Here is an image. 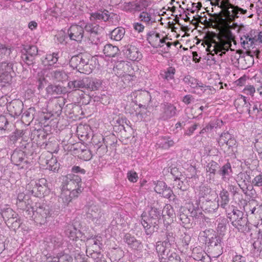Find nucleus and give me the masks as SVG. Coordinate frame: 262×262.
<instances>
[{"label":"nucleus","instance_id":"f257e3e1","mask_svg":"<svg viewBox=\"0 0 262 262\" xmlns=\"http://www.w3.org/2000/svg\"><path fill=\"white\" fill-rule=\"evenodd\" d=\"M162 214L163 211L161 209L155 207H150L148 215H147L145 212L142 214L141 222L146 235L148 236L147 239L150 238L154 232L159 229V224Z\"/></svg>","mask_w":262,"mask_h":262},{"label":"nucleus","instance_id":"f03ea898","mask_svg":"<svg viewBox=\"0 0 262 262\" xmlns=\"http://www.w3.org/2000/svg\"><path fill=\"white\" fill-rule=\"evenodd\" d=\"M219 7L222 10L219 13H214L213 15L221 16V21L228 20L229 23L234 22L238 18V14H245L247 12V10L231 4L229 0H222Z\"/></svg>","mask_w":262,"mask_h":262},{"label":"nucleus","instance_id":"7ed1b4c3","mask_svg":"<svg viewBox=\"0 0 262 262\" xmlns=\"http://www.w3.org/2000/svg\"><path fill=\"white\" fill-rule=\"evenodd\" d=\"M90 55L81 53L73 56L70 60V66L81 73L89 74L94 69L93 65L90 63Z\"/></svg>","mask_w":262,"mask_h":262},{"label":"nucleus","instance_id":"20e7f679","mask_svg":"<svg viewBox=\"0 0 262 262\" xmlns=\"http://www.w3.org/2000/svg\"><path fill=\"white\" fill-rule=\"evenodd\" d=\"M13 66V63L11 61L6 60L0 62V89L6 88L7 91L10 90Z\"/></svg>","mask_w":262,"mask_h":262},{"label":"nucleus","instance_id":"39448f33","mask_svg":"<svg viewBox=\"0 0 262 262\" xmlns=\"http://www.w3.org/2000/svg\"><path fill=\"white\" fill-rule=\"evenodd\" d=\"M12 163L17 167L18 170L30 169L31 163L26 153L21 150H15L11 156Z\"/></svg>","mask_w":262,"mask_h":262},{"label":"nucleus","instance_id":"423d86ee","mask_svg":"<svg viewBox=\"0 0 262 262\" xmlns=\"http://www.w3.org/2000/svg\"><path fill=\"white\" fill-rule=\"evenodd\" d=\"M206 242L211 250L214 253V257H218L223 253V238L220 235L213 234L211 237L206 236Z\"/></svg>","mask_w":262,"mask_h":262},{"label":"nucleus","instance_id":"0eeeda50","mask_svg":"<svg viewBox=\"0 0 262 262\" xmlns=\"http://www.w3.org/2000/svg\"><path fill=\"white\" fill-rule=\"evenodd\" d=\"M51 210L48 206L39 205L36 206L34 221L36 224L40 225H46L50 221L51 217Z\"/></svg>","mask_w":262,"mask_h":262},{"label":"nucleus","instance_id":"6e6552de","mask_svg":"<svg viewBox=\"0 0 262 262\" xmlns=\"http://www.w3.org/2000/svg\"><path fill=\"white\" fill-rule=\"evenodd\" d=\"M86 217L97 225H100L105 221L103 212L96 205H91L86 208Z\"/></svg>","mask_w":262,"mask_h":262},{"label":"nucleus","instance_id":"1a4fd4ad","mask_svg":"<svg viewBox=\"0 0 262 262\" xmlns=\"http://www.w3.org/2000/svg\"><path fill=\"white\" fill-rule=\"evenodd\" d=\"M251 178L250 176V171H246L240 172L236 176V181L238 185L242 189V192L246 195H248V191L252 188L250 184L251 183Z\"/></svg>","mask_w":262,"mask_h":262},{"label":"nucleus","instance_id":"9d476101","mask_svg":"<svg viewBox=\"0 0 262 262\" xmlns=\"http://www.w3.org/2000/svg\"><path fill=\"white\" fill-rule=\"evenodd\" d=\"M92 148L100 155H104L107 151L108 142L101 134L94 135L91 140Z\"/></svg>","mask_w":262,"mask_h":262},{"label":"nucleus","instance_id":"9b49d317","mask_svg":"<svg viewBox=\"0 0 262 262\" xmlns=\"http://www.w3.org/2000/svg\"><path fill=\"white\" fill-rule=\"evenodd\" d=\"M82 184L81 179L79 176L70 174L67 177V184L64 187H66L68 190H78L79 193H80L83 190V187L81 186Z\"/></svg>","mask_w":262,"mask_h":262},{"label":"nucleus","instance_id":"f8f14e48","mask_svg":"<svg viewBox=\"0 0 262 262\" xmlns=\"http://www.w3.org/2000/svg\"><path fill=\"white\" fill-rule=\"evenodd\" d=\"M159 256L161 261L165 262L166 260L169 261L176 260L180 261L181 258L179 254L174 251V249L171 246L163 247V250L159 252Z\"/></svg>","mask_w":262,"mask_h":262},{"label":"nucleus","instance_id":"ddd939ff","mask_svg":"<svg viewBox=\"0 0 262 262\" xmlns=\"http://www.w3.org/2000/svg\"><path fill=\"white\" fill-rule=\"evenodd\" d=\"M46 180L44 179H41L36 181L32 182L29 185V188L31 186H32V189L30 190L32 194L36 197H41L43 195L44 192L47 190V187L45 185Z\"/></svg>","mask_w":262,"mask_h":262},{"label":"nucleus","instance_id":"4468645a","mask_svg":"<svg viewBox=\"0 0 262 262\" xmlns=\"http://www.w3.org/2000/svg\"><path fill=\"white\" fill-rule=\"evenodd\" d=\"M162 112L160 118L164 121L172 118L176 114L177 108L173 104L164 102L161 104Z\"/></svg>","mask_w":262,"mask_h":262},{"label":"nucleus","instance_id":"2eb2a0df","mask_svg":"<svg viewBox=\"0 0 262 262\" xmlns=\"http://www.w3.org/2000/svg\"><path fill=\"white\" fill-rule=\"evenodd\" d=\"M123 241L127 245L128 247L134 252H141L143 249L142 242L129 233L125 234Z\"/></svg>","mask_w":262,"mask_h":262},{"label":"nucleus","instance_id":"dca6fc26","mask_svg":"<svg viewBox=\"0 0 262 262\" xmlns=\"http://www.w3.org/2000/svg\"><path fill=\"white\" fill-rule=\"evenodd\" d=\"M68 33L71 40L81 42L84 36V29L80 26L72 25L68 30Z\"/></svg>","mask_w":262,"mask_h":262},{"label":"nucleus","instance_id":"f3484780","mask_svg":"<svg viewBox=\"0 0 262 262\" xmlns=\"http://www.w3.org/2000/svg\"><path fill=\"white\" fill-rule=\"evenodd\" d=\"M125 57L132 61H138L141 59L142 54L139 49L134 46L127 45L122 50Z\"/></svg>","mask_w":262,"mask_h":262},{"label":"nucleus","instance_id":"a211bd4d","mask_svg":"<svg viewBox=\"0 0 262 262\" xmlns=\"http://www.w3.org/2000/svg\"><path fill=\"white\" fill-rule=\"evenodd\" d=\"M76 224H69L66 227L65 233L69 238L72 240L79 239V238H83L84 234L80 231L79 226Z\"/></svg>","mask_w":262,"mask_h":262},{"label":"nucleus","instance_id":"6ab92c4d","mask_svg":"<svg viewBox=\"0 0 262 262\" xmlns=\"http://www.w3.org/2000/svg\"><path fill=\"white\" fill-rule=\"evenodd\" d=\"M162 247L171 246L176 243V235L172 229H166L160 234Z\"/></svg>","mask_w":262,"mask_h":262},{"label":"nucleus","instance_id":"aec40b11","mask_svg":"<svg viewBox=\"0 0 262 262\" xmlns=\"http://www.w3.org/2000/svg\"><path fill=\"white\" fill-rule=\"evenodd\" d=\"M101 237L100 236H96L94 237L91 236L90 237H86L84 235L83 238L81 239V241L83 243L85 242V245L88 248V249H92L91 250L95 249L97 251L100 249L101 246L102 244L101 242ZM90 250H89L90 251Z\"/></svg>","mask_w":262,"mask_h":262},{"label":"nucleus","instance_id":"412c9836","mask_svg":"<svg viewBox=\"0 0 262 262\" xmlns=\"http://www.w3.org/2000/svg\"><path fill=\"white\" fill-rule=\"evenodd\" d=\"M65 103L66 99L62 97L53 100L49 102L48 106H51L52 107V115L59 116Z\"/></svg>","mask_w":262,"mask_h":262},{"label":"nucleus","instance_id":"4be33fe9","mask_svg":"<svg viewBox=\"0 0 262 262\" xmlns=\"http://www.w3.org/2000/svg\"><path fill=\"white\" fill-rule=\"evenodd\" d=\"M199 203L202 209L206 213H212L218 209L219 204L215 201L206 199L205 200H199Z\"/></svg>","mask_w":262,"mask_h":262},{"label":"nucleus","instance_id":"5701e85b","mask_svg":"<svg viewBox=\"0 0 262 262\" xmlns=\"http://www.w3.org/2000/svg\"><path fill=\"white\" fill-rule=\"evenodd\" d=\"M190 213V209L181 207H180L178 217L180 221V224L185 228H189L191 224L190 223V216L188 215Z\"/></svg>","mask_w":262,"mask_h":262},{"label":"nucleus","instance_id":"b1692460","mask_svg":"<svg viewBox=\"0 0 262 262\" xmlns=\"http://www.w3.org/2000/svg\"><path fill=\"white\" fill-rule=\"evenodd\" d=\"M226 211L227 217L230 220L232 225L244 216V213L233 206H228V209Z\"/></svg>","mask_w":262,"mask_h":262},{"label":"nucleus","instance_id":"393cba45","mask_svg":"<svg viewBox=\"0 0 262 262\" xmlns=\"http://www.w3.org/2000/svg\"><path fill=\"white\" fill-rule=\"evenodd\" d=\"M47 136L48 134L42 129H34L31 133V138L32 139H35L37 143L39 144L40 146H43L44 148H46L47 145L46 143Z\"/></svg>","mask_w":262,"mask_h":262},{"label":"nucleus","instance_id":"a878e982","mask_svg":"<svg viewBox=\"0 0 262 262\" xmlns=\"http://www.w3.org/2000/svg\"><path fill=\"white\" fill-rule=\"evenodd\" d=\"M79 194L78 190H73L72 191L68 189L64 190L61 194L59 201L61 202L64 206H66L71 202L73 198L77 197Z\"/></svg>","mask_w":262,"mask_h":262},{"label":"nucleus","instance_id":"bb28decb","mask_svg":"<svg viewBox=\"0 0 262 262\" xmlns=\"http://www.w3.org/2000/svg\"><path fill=\"white\" fill-rule=\"evenodd\" d=\"M83 242L80 239L72 240L68 244L67 249H65L64 252H68V253L72 256V255L79 253L81 252V246Z\"/></svg>","mask_w":262,"mask_h":262},{"label":"nucleus","instance_id":"cd10ccee","mask_svg":"<svg viewBox=\"0 0 262 262\" xmlns=\"http://www.w3.org/2000/svg\"><path fill=\"white\" fill-rule=\"evenodd\" d=\"M217 173L221 176L222 180L223 181L228 182L233 173L230 163L229 162H227L220 168Z\"/></svg>","mask_w":262,"mask_h":262},{"label":"nucleus","instance_id":"c85d7f7f","mask_svg":"<svg viewBox=\"0 0 262 262\" xmlns=\"http://www.w3.org/2000/svg\"><path fill=\"white\" fill-rule=\"evenodd\" d=\"M238 101L241 102H244L243 107L245 109L246 112H248V114L250 115L251 114H257L260 111H262V107L261 104L259 105L255 103L254 104L252 110H250L251 104L249 102H247L246 97L245 96H242L241 97L238 99Z\"/></svg>","mask_w":262,"mask_h":262},{"label":"nucleus","instance_id":"c756f323","mask_svg":"<svg viewBox=\"0 0 262 262\" xmlns=\"http://www.w3.org/2000/svg\"><path fill=\"white\" fill-rule=\"evenodd\" d=\"M50 69L51 70L50 74L54 79L60 81L67 78V75L62 69L57 68L55 66H53Z\"/></svg>","mask_w":262,"mask_h":262},{"label":"nucleus","instance_id":"7c9ffc66","mask_svg":"<svg viewBox=\"0 0 262 262\" xmlns=\"http://www.w3.org/2000/svg\"><path fill=\"white\" fill-rule=\"evenodd\" d=\"M216 35V34L214 32H209V34H207L206 36L208 38L212 40L213 43H214V46H212L211 45L208 47V49L209 51H214L215 54H217L219 52H221V49L223 47L224 43L216 41L214 39V37Z\"/></svg>","mask_w":262,"mask_h":262},{"label":"nucleus","instance_id":"2f4dec72","mask_svg":"<svg viewBox=\"0 0 262 262\" xmlns=\"http://www.w3.org/2000/svg\"><path fill=\"white\" fill-rule=\"evenodd\" d=\"M84 30L86 33L90 34V37L93 39V41H95L94 38L99 34L102 31L99 25L93 24H87L84 27Z\"/></svg>","mask_w":262,"mask_h":262},{"label":"nucleus","instance_id":"473e14b6","mask_svg":"<svg viewBox=\"0 0 262 262\" xmlns=\"http://www.w3.org/2000/svg\"><path fill=\"white\" fill-rule=\"evenodd\" d=\"M139 98L143 103L139 104L140 108L142 107L146 109L148 107L152 106L150 104L151 101V98L150 93L148 92L144 91L141 93L139 95Z\"/></svg>","mask_w":262,"mask_h":262},{"label":"nucleus","instance_id":"72a5a7b5","mask_svg":"<svg viewBox=\"0 0 262 262\" xmlns=\"http://www.w3.org/2000/svg\"><path fill=\"white\" fill-rule=\"evenodd\" d=\"M23 103L21 101H15L11 103L9 111L14 117L19 116L23 112Z\"/></svg>","mask_w":262,"mask_h":262},{"label":"nucleus","instance_id":"f704fd0d","mask_svg":"<svg viewBox=\"0 0 262 262\" xmlns=\"http://www.w3.org/2000/svg\"><path fill=\"white\" fill-rule=\"evenodd\" d=\"M248 224V221L247 217L244 216L232 225L235 228H237L239 231L244 232H248L249 230Z\"/></svg>","mask_w":262,"mask_h":262},{"label":"nucleus","instance_id":"c9c22d12","mask_svg":"<svg viewBox=\"0 0 262 262\" xmlns=\"http://www.w3.org/2000/svg\"><path fill=\"white\" fill-rule=\"evenodd\" d=\"M1 214L5 220L6 223H8L9 220L17 218L18 214L12 209L9 207H5L2 209Z\"/></svg>","mask_w":262,"mask_h":262},{"label":"nucleus","instance_id":"e433bc0d","mask_svg":"<svg viewBox=\"0 0 262 262\" xmlns=\"http://www.w3.org/2000/svg\"><path fill=\"white\" fill-rule=\"evenodd\" d=\"M46 91L47 94L51 95H60L65 93L66 88L59 85H49L46 88Z\"/></svg>","mask_w":262,"mask_h":262},{"label":"nucleus","instance_id":"4c0bfd02","mask_svg":"<svg viewBox=\"0 0 262 262\" xmlns=\"http://www.w3.org/2000/svg\"><path fill=\"white\" fill-rule=\"evenodd\" d=\"M101 84V81L99 79L86 78L85 89L96 91L98 90Z\"/></svg>","mask_w":262,"mask_h":262},{"label":"nucleus","instance_id":"58836bf2","mask_svg":"<svg viewBox=\"0 0 262 262\" xmlns=\"http://www.w3.org/2000/svg\"><path fill=\"white\" fill-rule=\"evenodd\" d=\"M219 196L221 199L220 206L221 207L227 210V207L230 201L229 193L228 190L223 189L219 193Z\"/></svg>","mask_w":262,"mask_h":262},{"label":"nucleus","instance_id":"ea45409f","mask_svg":"<svg viewBox=\"0 0 262 262\" xmlns=\"http://www.w3.org/2000/svg\"><path fill=\"white\" fill-rule=\"evenodd\" d=\"M86 78L82 79H77L70 81L68 82V87L72 90L85 88Z\"/></svg>","mask_w":262,"mask_h":262},{"label":"nucleus","instance_id":"a19ab883","mask_svg":"<svg viewBox=\"0 0 262 262\" xmlns=\"http://www.w3.org/2000/svg\"><path fill=\"white\" fill-rule=\"evenodd\" d=\"M35 113L34 107H30L22 114L21 119L24 122L29 124L33 119Z\"/></svg>","mask_w":262,"mask_h":262},{"label":"nucleus","instance_id":"79ce46f5","mask_svg":"<svg viewBox=\"0 0 262 262\" xmlns=\"http://www.w3.org/2000/svg\"><path fill=\"white\" fill-rule=\"evenodd\" d=\"M21 52L31 56V57L36 58L38 54V49L35 46L23 45Z\"/></svg>","mask_w":262,"mask_h":262},{"label":"nucleus","instance_id":"37998d69","mask_svg":"<svg viewBox=\"0 0 262 262\" xmlns=\"http://www.w3.org/2000/svg\"><path fill=\"white\" fill-rule=\"evenodd\" d=\"M119 50L117 46L111 44L106 45L103 48V53L107 57H115L118 53Z\"/></svg>","mask_w":262,"mask_h":262},{"label":"nucleus","instance_id":"c03bdc74","mask_svg":"<svg viewBox=\"0 0 262 262\" xmlns=\"http://www.w3.org/2000/svg\"><path fill=\"white\" fill-rule=\"evenodd\" d=\"M91 17L94 19L103 20L105 21L108 20L111 18L110 13L105 9L103 11L92 13L91 14Z\"/></svg>","mask_w":262,"mask_h":262},{"label":"nucleus","instance_id":"a18cd8bd","mask_svg":"<svg viewBox=\"0 0 262 262\" xmlns=\"http://www.w3.org/2000/svg\"><path fill=\"white\" fill-rule=\"evenodd\" d=\"M128 65L127 63L125 61H118L116 63V66L114 68V71L116 72V70L120 71V72H117L118 76L121 77L124 76L125 72L124 70L127 68L128 69Z\"/></svg>","mask_w":262,"mask_h":262},{"label":"nucleus","instance_id":"49530a36","mask_svg":"<svg viewBox=\"0 0 262 262\" xmlns=\"http://www.w3.org/2000/svg\"><path fill=\"white\" fill-rule=\"evenodd\" d=\"M125 33V29L123 28H116L111 33L110 36L112 39L116 41L120 40Z\"/></svg>","mask_w":262,"mask_h":262},{"label":"nucleus","instance_id":"de8ad7c7","mask_svg":"<svg viewBox=\"0 0 262 262\" xmlns=\"http://www.w3.org/2000/svg\"><path fill=\"white\" fill-rule=\"evenodd\" d=\"M173 141L170 140V138L162 137L158 141L157 144L160 147L164 149H167L173 145Z\"/></svg>","mask_w":262,"mask_h":262},{"label":"nucleus","instance_id":"09e8293b","mask_svg":"<svg viewBox=\"0 0 262 262\" xmlns=\"http://www.w3.org/2000/svg\"><path fill=\"white\" fill-rule=\"evenodd\" d=\"M12 53L11 48H8L5 45L0 44V56L2 58H7L8 59L10 57V54ZM8 61V60H7Z\"/></svg>","mask_w":262,"mask_h":262},{"label":"nucleus","instance_id":"8fccbe9b","mask_svg":"<svg viewBox=\"0 0 262 262\" xmlns=\"http://www.w3.org/2000/svg\"><path fill=\"white\" fill-rule=\"evenodd\" d=\"M211 188L207 186H202L200 187V192L199 193V200H204L205 198L210 194Z\"/></svg>","mask_w":262,"mask_h":262},{"label":"nucleus","instance_id":"3c124183","mask_svg":"<svg viewBox=\"0 0 262 262\" xmlns=\"http://www.w3.org/2000/svg\"><path fill=\"white\" fill-rule=\"evenodd\" d=\"M125 8L129 11H140V6L137 1L125 3Z\"/></svg>","mask_w":262,"mask_h":262},{"label":"nucleus","instance_id":"603ef678","mask_svg":"<svg viewBox=\"0 0 262 262\" xmlns=\"http://www.w3.org/2000/svg\"><path fill=\"white\" fill-rule=\"evenodd\" d=\"M58 59V53H53L52 54H50L47 55L46 60L48 62V64L49 66H54V64L56 63Z\"/></svg>","mask_w":262,"mask_h":262},{"label":"nucleus","instance_id":"864d4df0","mask_svg":"<svg viewBox=\"0 0 262 262\" xmlns=\"http://www.w3.org/2000/svg\"><path fill=\"white\" fill-rule=\"evenodd\" d=\"M231 136L232 135L228 132L222 133L218 139L219 145L220 146H224L226 143H228V141L229 139H231Z\"/></svg>","mask_w":262,"mask_h":262},{"label":"nucleus","instance_id":"5fc2aeb1","mask_svg":"<svg viewBox=\"0 0 262 262\" xmlns=\"http://www.w3.org/2000/svg\"><path fill=\"white\" fill-rule=\"evenodd\" d=\"M47 168L52 171H57L59 168V164L57 163V161L56 158H51L47 163Z\"/></svg>","mask_w":262,"mask_h":262},{"label":"nucleus","instance_id":"6e6d98bb","mask_svg":"<svg viewBox=\"0 0 262 262\" xmlns=\"http://www.w3.org/2000/svg\"><path fill=\"white\" fill-rule=\"evenodd\" d=\"M21 223V220L19 219L16 218V219H13V220H9L8 223L6 224L7 226L15 230L20 227Z\"/></svg>","mask_w":262,"mask_h":262},{"label":"nucleus","instance_id":"4d7b16f0","mask_svg":"<svg viewBox=\"0 0 262 262\" xmlns=\"http://www.w3.org/2000/svg\"><path fill=\"white\" fill-rule=\"evenodd\" d=\"M227 223L228 222L226 219H223L219 222L217 231L220 234H224V232L226 230V225Z\"/></svg>","mask_w":262,"mask_h":262},{"label":"nucleus","instance_id":"13d9d810","mask_svg":"<svg viewBox=\"0 0 262 262\" xmlns=\"http://www.w3.org/2000/svg\"><path fill=\"white\" fill-rule=\"evenodd\" d=\"M63 254H59L56 257L58 262H72V257L68 252H64Z\"/></svg>","mask_w":262,"mask_h":262},{"label":"nucleus","instance_id":"bf43d9fd","mask_svg":"<svg viewBox=\"0 0 262 262\" xmlns=\"http://www.w3.org/2000/svg\"><path fill=\"white\" fill-rule=\"evenodd\" d=\"M251 213L256 215V217H258L262 220V205H257L255 207L250 209Z\"/></svg>","mask_w":262,"mask_h":262},{"label":"nucleus","instance_id":"052dcab7","mask_svg":"<svg viewBox=\"0 0 262 262\" xmlns=\"http://www.w3.org/2000/svg\"><path fill=\"white\" fill-rule=\"evenodd\" d=\"M219 167V164L217 162L211 161L209 162L206 165V172H215Z\"/></svg>","mask_w":262,"mask_h":262},{"label":"nucleus","instance_id":"680f3d73","mask_svg":"<svg viewBox=\"0 0 262 262\" xmlns=\"http://www.w3.org/2000/svg\"><path fill=\"white\" fill-rule=\"evenodd\" d=\"M181 178H180L178 179L174 180L176 182V185L177 188L182 191L186 190L189 187V184L187 182H184L181 180Z\"/></svg>","mask_w":262,"mask_h":262},{"label":"nucleus","instance_id":"e2e57ef3","mask_svg":"<svg viewBox=\"0 0 262 262\" xmlns=\"http://www.w3.org/2000/svg\"><path fill=\"white\" fill-rule=\"evenodd\" d=\"M175 73V68L170 67L167 68V70L165 72L164 75H162V77L167 80L172 79L174 77Z\"/></svg>","mask_w":262,"mask_h":262},{"label":"nucleus","instance_id":"0e129e2a","mask_svg":"<svg viewBox=\"0 0 262 262\" xmlns=\"http://www.w3.org/2000/svg\"><path fill=\"white\" fill-rule=\"evenodd\" d=\"M24 215L26 217H32L34 219L35 217V213L36 212V209L35 208L30 205L26 209H24Z\"/></svg>","mask_w":262,"mask_h":262},{"label":"nucleus","instance_id":"69168bd1","mask_svg":"<svg viewBox=\"0 0 262 262\" xmlns=\"http://www.w3.org/2000/svg\"><path fill=\"white\" fill-rule=\"evenodd\" d=\"M155 191L159 194L167 187L166 183L161 181H158L156 183L155 182Z\"/></svg>","mask_w":262,"mask_h":262},{"label":"nucleus","instance_id":"338daca9","mask_svg":"<svg viewBox=\"0 0 262 262\" xmlns=\"http://www.w3.org/2000/svg\"><path fill=\"white\" fill-rule=\"evenodd\" d=\"M21 58L23 61L29 66H33L35 62V58L28 56V55L21 53Z\"/></svg>","mask_w":262,"mask_h":262},{"label":"nucleus","instance_id":"774afa93","mask_svg":"<svg viewBox=\"0 0 262 262\" xmlns=\"http://www.w3.org/2000/svg\"><path fill=\"white\" fill-rule=\"evenodd\" d=\"M251 184L252 186H262V172L259 173L254 177V178L251 181Z\"/></svg>","mask_w":262,"mask_h":262}]
</instances>
